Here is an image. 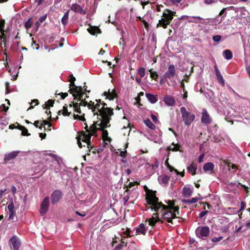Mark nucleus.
I'll list each match as a JSON object with an SVG mask.
<instances>
[{
	"label": "nucleus",
	"instance_id": "obj_1",
	"mask_svg": "<svg viewBox=\"0 0 250 250\" xmlns=\"http://www.w3.org/2000/svg\"><path fill=\"white\" fill-rule=\"evenodd\" d=\"M75 78L72 77L70 79L69 84L70 93L72 94L74 99L80 101L79 104L76 103L73 105V108L75 111L81 113L80 105L86 106L91 109L94 115H97L98 120L95 122L85 132H82L77 137V143L80 147L87 146L88 152L93 148V146L90 142L92 136H96V132L98 130L102 131V137L104 141L110 142L111 139L108 136V132L104 130L105 128L110 126L109 122L111 116L113 114L112 109L107 106L106 104L101 102V100H95V102L85 100L88 98L85 93L83 92L82 87L77 86L74 84Z\"/></svg>",
	"mask_w": 250,
	"mask_h": 250
},
{
	"label": "nucleus",
	"instance_id": "obj_2",
	"mask_svg": "<svg viewBox=\"0 0 250 250\" xmlns=\"http://www.w3.org/2000/svg\"><path fill=\"white\" fill-rule=\"evenodd\" d=\"M145 189L146 193V199L147 204L150 205L152 210L156 212L151 218L147 219L146 222H148L149 225L151 226H154L159 221L164 222L166 221L174 224L175 217L179 214V208L174 206V202L169 200L167 206L164 205L159 202L155 191L149 190L146 187H145Z\"/></svg>",
	"mask_w": 250,
	"mask_h": 250
},
{
	"label": "nucleus",
	"instance_id": "obj_3",
	"mask_svg": "<svg viewBox=\"0 0 250 250\" xmlns=\"http://www.w3.org/2000/svg\"><path fill=\"white\" fill-rule=\"evenodd\" d=\"M175 14V12L172 11L169 9H166L163 13L162 18L159 21V24L164 28L167 27L172 20L173 16Z\"/></svg>",
	"mask_w": 250,
	"mask_h": 250
},
{
	"label": "nucleus",
	"instance_id": "obj_4",
	"mask_svg": "<svg viewBox=\"0 0 250 250\" xmlns=\"http://www.w3.org/2000/svg\"><path fill=\"white\" fill-rule=\"evenodd\" d=\"M180 110L185 125L187 126L190 125L195 119V115L187 111L186 108L184 106L181 107Z\"/></svg>",
	"mask_w": 250,
	"mask_h": 250
},
{
	"label": "nucleus",
	"instance_id": "obj_5",
	"mask_svg": "<svg viewBox=\"0 0 250 250\" xmlns=\"http://www.w3.org/2000/svg\"><path fill=\"white\" fill-rule=\"evenodd\" d=\"M176 74V68L174 65L170 64L168 66L167 70L164 74L163 79H171Z\"/></svg>",
	"mask_w": 250,
	"mask_h": 250
},
{
	"label": "nucleus",
	"instance_id": "obj_6",
	"mask_svg": "<svg viewBox=\"0 0 250 250\" xmlns=\"http://www.w3.org/2000/svg\"><path fill=\"white\" fill-rule=\"evenodd\" d=\"M196 235L200 238L207 237L209 233V229L208 227H198L196 229Z\"/></svg>",
	"mask_w": 250,
	"mask_h": 250
},
{
	"label": "nucleus",
	"instance_id": "obj_7",
	"mask_svg": "<svg viewBox=\"0 0 250 250\" xmlns=\"http://www.w3.org/2000/svg\"><path fill=\"white\" fill-rule=\"evenodd\" d=\"M49 206V198L46 197L42 201L41 205L40 213L43 215L45 214L48 210Z\"/></svg>",
	"mask_w": 250,
	"mask_h": 250
},
{
	"label": "nucleus",
	"instance_id": "obj_8",
	"mask_svg": "<svg viewBox=\"0 0 250 250\" xmlns=\"http://www.w3.org/2000/svg\"><path fill=\"white\" fill-rule=\"evenodd\" d=\"M62 198V193L59 190H56L51 195L52 204H56L60 201Z\"/></svg>",
	"mask_w": 250,
	"mask_h": 250
},
{
	"label": "nucleus",
	"instance_id": "obj_9",
	"mask_svg": "<svg viewBox=\"0 0 250 250\" xmlns=\"http://www.w3.org/2000/svg\"><path fill=\"white\" fill-rule=\"evenodd\" d=\"M184 18H186V20H187L189 22H194L196 23H199L200 21L202 19V18L199 16L189 17L187 15H183L181 17L180 20H183Z\"/></svg>",
	"mask_w": 250,
	"mask_h": 250
},
{
	"label": "nucleus",
	"instance_id": "obj_10",
	"mask_svg": "<svg viewBox=\"0 0 250 250\" xmlns=\"http://www.w3.org/2000/svg\"><path fill=\"white\" fill-rule=\"evenodd\" d=\"M201 122L202 123L206 124L211 123V119L206 109L202 110Z\"/></svg>",
	"mask_w": 250,
	"mask_h": 250
},
{
	"label": "nucleus",
	"instance_id": "obj_11",
	"mask_svg": "<svg viewBox=\"0 0 250 250\" xmlns=\"http://www.w3.org/2000/svg\"><path fill=\"white\" fill-rule=\"evenodd\" d=\"M10 241L14 250H18L21 246V242L18 238L16 236H14L10 239Z\"/></svg>",
	"mask_w": 250,
	"mask_h": 250
},
{
	"label": "nucleus",
	"instance_id": "obj_12",
	"mask_svg": "<svg viewBox=\"0 0 250 250\" xmlns=\"http://www.w3.org/2000/svg\"><path fill=\"white\" fill-rule=\"evenodd\" d=\"M71 10L75 12L79 13L81 14H85V12L83 9L78 4H73L71 7Z\"/></svg>",
	"mask_w": 250,
	"mask_h": 250
},
{
	"label": "nucleus",
	"instance_id": "obj_13",
	"mask_svg": "<svg viewBox=\"0 0 250 250\" xmlns=\"http://www.w3.org/2000/svg\"><path fill=\"white\" fill-rule=\"evenodd\" d=\"M104 95L109 100H113L117 96L114 89H109L108 92H104Z\"/></svg>",
	"mask_w": 250,
	"mask_h": 250
},
{
	"label": "nucleus",
	"instance_id": "obj_14",
	"mask_svg": "<svg viewBox=\"0 0 250 250\" xmlns=\"http://www.w3.org/2000/svg\"><path fill=\"white\" fill-rule=\"evenodd\" d=\"M143 161L145 163V167H146V169L149 171L150 173H153V169L154 167L157 168L158 167V164H156L154 165L151 166L148 163H147L146 161H145V160H140L139 162V164H140Z\"/></svg>",
	"mask_w": 250,
	"mask_h": 250
},
{
	"label": "nucleus",
	"instance_id": "obj_15",
	"mask_svg": "<svg viewBox=\"0 0 250 250\" xmlns=\"http://www.w3.org/2000/svg\"><path fill=\"white\" fill-rule=\"evenodd\" d=\"M164 102L168 106H173L175 104V99L171 96H166L164 97Z\"/></svg>",
	"mask_w": 250,
	"mask_h": 250
},
{
	"label": "nucleus",
	"instance_id": "obj_16",
	"mask_svg": "<svg viewBox=\"0 0 250 250\" xmlns=\"http://www.w3.org/2000/svg\"><path fill=\"white\" fill-rule=\"evenodd\" d=\"M19 151H14L9 153L6 154L4 156V161H8L15 158L19 153Z\"/></svg>",
	"mask_w": 250,
	"mask_h": 250
},
{
	"label": "nucleus",
	"instance_id": "obj_17",
	"mask_svg": "<svg viewBox=\"0 0 250 250\" xmlns=\"http://www.w3.org/2000/svg\"><path fill=\"white\" fill-rule=\"evenodd\" d=\"M192 188V187H184L182 191L183 195L187 197H190L192 195L193 192Z\"/></svg>",
	"mask_w": 250,
	"mask_h": 250
},
{
	"label": "nucleus",
	"instance_id": "obj_18",
	"mask_svg": "<svg viewBox=\"0 0 250 250\" xmlns=\"http://www.w3.org/2000/svg\"><path fill=\"white\" fill-rule=\"evenodd\" d=\"M147 100L152 104H154L158 101L157 96L149 93L146 94Z\"/></svg>",
	"mask_w": 250,
	"mask_h": 250
},
{
	"label": "nucleus",
	"instance_id": "obj_19",
	"mask_svg": "<svg viewBox=\"0 0 250 250\" xmlns=\"http://www.w3.org/2000/svg\"><path fill=\"white\" fill-rule=\"evenodd\" d=\"M71 111H69L68 109V107L67 105H65L63 106V108L62 109L60 110L58 112L59 115H60L61 114H62L64 116H69Z\"/></svg>",
	"mask_w": 250,
	"mask_h": 250
},
{
	"label": "nucleus",
	"instance_id": "obj_20",
	"mask_svg": "<svg viewBox=\"0 0 250 250\" xmlns=\"http://www.w3.org/2000/svg\"><path fill=\"white\" fill-rule=\"evenodd\" d=\"M214 167V164L211 162L206 163L203 166V169L205 171H211Z\"/></svg>",
	"mask_w": 250,
	"mask_h": 250
},
{
	"label": "nucleus",
	"instance_id": "obj_21",
	"mask_svg": "<svg viewBox=\"0 0 250 250\" xmlns=\"http://www.w3.org/2000/svg\"><path fill=\"white\" fill-rule=\"evenodd\" d=\"M146 229L145 225L141 224L139 225V227L136 229V233L139 234H145Z\"/></svg>",
	"mask_w": 250,
	"mask_h": 250
},
{
	"label": "nucleus",
	"instance_id": "obj_22",
	"mask_svg": "<svg viewBox=\"0 0 250 250\" xmlns=\"http://www.w3.org/2000/svg\"><path fill=\"white\" fill-rule=\"evenodd\" d=\"M100 31L99 28L96 26H90L87 28V31L91 35H95L96 33H98Z\"/></svg>",
	"mask_w": 250,
	"mask_h": 250
},
{
	"label": "nucleus",
	"instance_id": "obj_23",
	"mask_svg": "<svg viewBox=\"0 0 250 250\" xmlns=\"http://www.w3.org/2000/svg\"><path fill=\"white\" fill-rule=\"evenodd\" d=\"M197 169L196 166L194 164H191L188 167V170L192 175H195L196 173V170Z\"/></svg>",
	"mask_w": 250,
	"mask_h": 250
},
{
	"label": "nucleus",
	"instance_id": "obj_24",
	"mask_svg": "<svg viewBox=\"0 0 250 250\" xmlns=\"http://www.w3.org/2000/svg\"><path fill=\"white\" fill-rule=\"evenodd\" d=\"M223 56L227 60H230L232 57V54L229 50H226L223 52Z\"/></svg>",
	"mask_w": 250,
	"mask_h": 250
},
{
	"label": "nucleus",
	"instance_id": "obj_25",
	"mask_svg": "<svg viewBox=\"0 0 250 250\" xmlns=\"http://www.w3.org/2000/svg\"><path fill=\"white\" fill-rule=\"evenodd\" d=\"M159 180L161 183L165 185L168 183L169 181V178L168 176L164 175L161 176L159 177Z\"/></svg>",
	"mask_w": 250,
	"mask_h": 250
},
{
	"label": "nucleus",
	"instance_id": "obj_26",
	"mask_svg": "<svg viewBox=\"0 0 250 250\" xmlns=\"http://www.w3.org/2000/svg\"><path fill=\"white\" fill-rule=\"evenodd\" d=\"M68 17H69V11H67L63 15V17L62 18L61 20L62 23L64 25H65L67 22H68Z\"/></svg>",
	"mask_w": 250,
	"mask_h": 250
},
{
	"label": "nucleus",
	"instance_id": "obj_27",
	"mask_svg": "<svg viewBox=\"0 0 250 250\" xmlns=\"http://www.w3.org/2000/svg\"><path fill=\"white\" fill-rule=\"evenodd\" d=\"M144 123L145 125L149 128L151 129H154L155 128V125L151 122V121L150 120H146L145 121H144Z\"/></svg>",
	"mask_w": 250,
	"mask_h": 250
},
{
	"label": "nucleus",
	"instance_id": "obj_28",
	"mask_svg": "<svg viewBox=\"0 0 250 250\" xmlns=\"http://www.w3.org/2000/svg\"><path fill=\"white\" fill-rule=\"evenodd\" d=\"M138 192L134 190H132L130 193V198L132 199V201L135 200L138 196Z\"/></svg>",
	"mask_w": 250,
	"mask_h": 250
},
{
	"label": "nucleus",
	"instance_id": "obj_29",
	"mask_svg": "<svg viewBox=\"0 0 250 250\" xmlns=\"http://www.w3.org/2000/svg\"><path fill=\"white\" fill-rule=\"evenodd\" d=\"M216 73L217 77L219 82L220 83H221L222 84H224V80L223 79V78L222 76L221 75L220 71L217 69H216Z\"/></svg>",
	"mask_w": 250,
	"mask_h": 250
},
{
	"label": "nucleus",
	"instance_id": "obj_30",
	"mask_svg": "<svg viewBox=\"0 0 250 250\" xmlns=\"http://www.w3.org/2000/svg\"><path fill=\"white\" fill-rule=\"evenodd\" d=\"M138 73L141 78H143L145 75V69L143 67H141L138 69Z\"/></svg>",
	"mask_w": 250,
	"mask_h": 250
},
{
	"label": "nucleus",
	"instance_id": "obj_31",
	"mask_svg": "<svg viewBox=\"0 0 250 250\" xmlns=\"http://www.w3.org/2000/svg\"><path fill=\"white\" fill-rule=\"evenodd\" d=\"M179 149V146L177 145L172 144V146H169L167 149L171 150L172 151H177Z\"/></svg>",
	"mask_w": 250,
	"mask_h": 250
},
{
	"label": "nucleus",
	"instance_id": "obj_32",
	"mask_svg": "<svg viewBox=\"0 0 250 250\" xmlns=\"http://www.w3.org/2000/svg\"><path fill=\"white\" fill-rule=\"evenodd\" d=\"M8 209L9 211V212H15L14 211V205L12 201L11 203H10L8 206Z\"/></svg>",
	"mask_w": 250,
	"mask_h": 250
},
{
	"label": "nucleus",
	"instance_id": "obj_33",
	"mask_svg": "<svg viewBox=\"0 0 250 250\" xmlns=\"http://www.w3.org/2000/svg\"><path fill=\"white\" fill-rule=\"evenodd\" d=\"M32 24V22L31 21V19H28V20L25 23V27L27 29L31 28Z\"/></svg>",
	"mask_w": 250,
	"mask_h": 250
},
{
	"label": "nucleus",
	"instance_id": "obj_34",
	"mask_svg": "<svg viewBox=\"0 0 250 250\" xmlns=\"http://www.w3.org/2000/svg\"><path fill=\"white\" fill-rule=\"evenodd\" d=\"M223 238V236H219L218 237H213L211 239V241L213 243H217L220 241Z\"/></svg>",
	"mask_w": 250,
	"mask_h": 250
},
{
	"label": "nucleus",
	"instance_id": "obj_35",
	"mask_svg": "<svg viewBox=\"0 0 250 250\" xmlns=\"http://www.w3.org/2000/svg\"><path fill=\"white\" fill-rule=\"evenodd\" d=\"M150 77L152 79H153L154 80H156V79L158 77V74H157V73L155 71H152L151 70H150Z\"/></svg>",
	"mask_w": 250,
	"mask_h": 250
},
{
	"label": "nucleus",
	"instance_id": "obj_36",
	"mask_svg": "<svg viewBox=\"0 0 250 250\" xmlns=\"http://www.w3.org/2000/svg\"><path fill=\"white\" fill-rule=\"evenodd\" d=\"M34 125L36 127H39L40 128L42 127V124L41 121H35Z\"/></svg>",
	"mask_w": 250,
	"mask_h": 250
},
{
	"label": "nucleus",
	"instance_id": "obj_37",
	"mask_svg": "<svg viewBox=\"0 0 250 250\" xmlns=\"http://www.w3.org/2000/svg\"><path fill=\"white\" fill-rule=\"evenodd\" d=\"M221 37L220 35H215L212 37V40L215 42H218L221 40Z\"/></svg>",
	"mask_w": 250,
	"mask_h": 250
},
{
	"label": "nucleus",
	"instance_id": "obj_38",
	"mask_svg": "<svg viewBox=\"0 0 250 250\" xmlns=\"http://www.w3.org/2000/svg\"><path fill=\"white\" fill-rule=\"evenodd\" d=\"M3 27H4V23L2 22H0V31L1 33V35L0 36V37L1 38V39H2L3 38V36H4L3 31L2 30Z\"/></svg>",
	"mask_w": 250,
	"mask_h": 250
},
{
	"label": "nucleus",
	"instance_id": "obj_39",
	"mask_svg": "<svg viewBox=\"0 0 250 250\" xmlns=\"http://www.w3.org/2000/svg\"><path fill=\"white\" fill-rule=\"evenodd\" d=\"M125 243V242L122 240L121 244H120L118 246L115 248L114 250H121L123 247V244Z\"/></svg>",
	"mask_w": 250,
	"mask_h": 250
},
{
	"label": "nucleus",
	"instance_id": "obj_40",
	"mask_svg": "<svg viewBox=\"0 0 250 250\" xmlns=\"http://www.w3.org/2000/svg\"><path fill=\"white\" fill-rule=\"evenodd\" d=\"M21 133L23 135H29V134L28 133V130L25 128L24 127H23V128L21 130Z\"/></svg>",
	"mask_w": 250,
	"mask_h": 250
},
{
	"label": "nucleus",
	"instance_id": "obj_41",
	"mask_svg": "<svg viewBox=\"0 0 250 250\" xmlns=\"http://www.w3.org/2000/svg\"><path fill=\"white\" fill-rule=\"evenodd\" d=\"M199 199L200 198L198 197L192 198L191 199H190V201L191 204L195 203H197Z\"/></svg>",
	"mask_w": 250,
	"mask_h": 250
},
{
	"label": "nucleus",
	"instance_id": "obj_42",
	"mask_svg": "<svg viewBox=\"0 0 250 250\" xmlns=\"http://www.w3.org/2000/svg\"><path fill=\"white\" fill-rule=\"evenodd\" d=\"M53 104H54V102L53 101L51 100H48L47 102V103L46 104V105L47 106H53Z\"/></svg>",
	"mask_w": 250,
	"mask_h": 250
},
{
	"label": "nucleus",
	"instance_id": "obj_43",
	"mask_svg": "<svg viewBox=\"0 0 250 250\" xmlns=\"http://www.w3.org/2000/svg\"><path fill=\"white\" fill-rule=\"evenodd\" d=\"M46 19V15H44L42 17H41L39 19V23H42L43 21H45V20Z\"/></svg>",
	"mask_w": 250,
	"mask_h": 250
},
{
	"label": "nucleus",
	"instance_id": "obj_44",
	"mask_svg": "<svg viewBox=\"0 0 250 250\" xmlns=\"http://www.w3.org/2000/svg\"><path fill=\"white\" fill-rule=\"evenodd\" d=\"M42 126L43 125L45 127V125H47L48 127H50L51 125L47 121L43 120L42 121Z\"/></svg>",
	"mask_w": 250,
	"mask_h": 250
},
{
	"label": "nucleus",
	"instance_id": "obj_45",
	"mask_svg": "<svg viewBox=\"0 0 250 250\" xmlns=\"http://www.w3.org/2000/svg\"><path fill=\"white\" fill-rule=\"evenodd\" d=\"M123 233H124V234H126V237H129L131 236L129 234L130 230L127 228L126 229L125 231H123Z\"/></svg>",
	"mask_w": 250,
	"mask_h": 250
},
{
	"label": "nucleus",
	"instance_id": "obj_46",
	"mask_svg": "<svg viewBox=\"0 0 250 250\" xmlns=\"http://www.w3.org/2000/svg\"><path fill=\"white\" fill-rule=\"evenodd\" d=\"M126 154V150H125L124 151H121L120 153V156L123 158H125V157Z\"/></svg>",
	"mask_w": 250,
	"mask_h": 250
},
{
	"label": "nucleus",
	"instance_id": "obj_47",
	"mask_svg": "<svg viewBox=\"0 0 250 250\" xmlns=\"http://www.w3.org/2000/svg\"><path fill=\"white\" fill-rule=\"evenodd\" d=\"M228 167H229L230 169L231 168L232 170H233V171H234L236 168V166L234 164H229L228 165Z\"/></svg>",
	"mask_w": 250,
	"mask_h": 250
},
{
	"label": "nucleus",
	"instance_id": "obj_48",
	"mask_svg": "<svg viewBox=\"0 0 250 250\" xmlns=\"http://www.w3.org/2000/svg\"><path fill=\"white\" fill-rule=\"evenodd\" d=\"M15 215V212H9V220H12Z\"/></svg>",
	"mask_w": 250,
	"mask_h": 250
},
{
	"label": "nucleus",
	"instance_id": "obj_49",
	"mask_svg": "<svg viewBox=\"0 0 250 250\" xmlns=\"http://www.w3.org/2000/svg\"><path fill=\"white\" fill-rule=\"evenodd\" d=\"M130 198L129 195H127L125 196V197L123 198L124 203H126Z\"/></svg>",
	"mask_w": 250,
	"mask_h": 250
},
{
	"label": "nucleus",
	"instance_id": "obj_50",
	"mask_svg": "<svg viewBox=\"0 0 250 250\" xmlns=\"http://www.w3.org/2000/svg\"><path fill=\"white\" fill-rule=\"evenodd\" d=\"M60 95H61L62 99H64L67 96L68 94L67 93H60Z\"/></svg>",
	"mask_w": 250,
	"mask_h": 250
},
{
	"label": "nucleus",
	"instance_id": "obj_51",
	"mask_svg": "<svg viewBox=\"0 0 250 250\" xmlns=\"http://www.w3.org/2000/svg\"><path fill=\"white\" fill-rule=\"evenodd\" d=\"M208 211H204L202 212L201 213H200L199 214L200 218H202L203 216H204L205 215H206L208 213Z\"/></svg>",
	"mask_w": 250,
	"mask_h": 250
},
{
	"label": "nucleus",
	"instance_id": "obj_52",
	"mask_svg": "<svg viewBox=\"0 0 250 250\" xmlns=\"http://www.w3.org/2000/svg\"><path fill=\"white\" fill-rule=\"evenodd\" d=\"M76 214H77V215L81 216V217H84L85 215H86V213L83 212V213H80L79 212V211H76Z\"/></svg>",
	"mask_w": 250,
	"mask_h": 250
},
{
	"label": "nucleus",
	"instance_id": "obj_53",
	"mask_svg": "<svg viewBox=\"0 0 250 250\" xmlns=\"http://www.w3.org/2000/svg\"><path fill=\"white\" fill-rule=\"evenodd\" d=\"M151 119L153 120V121L155 123H157L158 122V119L154 115H151Z\"/></svg>",
	"mask_w": 250,
	"mask_h": 250
},
{
	"label": "nucleus",
	"instance_id": "obj_54",
	"mask_svg": "<svg viewBox=\"0 0 250 250\" xmlns=\"http://www.w3.org/2000/svg\"><path fill=\"white\" fill-rule=\"evenodd\" d=\"M5 86H6V93L7 94H8L10 92V91L8 90V87L9 86V83L8 82H6L5 83Z\"/></svg>",
	"mask_w": 250,
	"mask_h": 250
},
{
	"label": "nucleus",
	"instance_id": "obj_55",
	"mask_svg": "<svg viewBox=\"0 0 250 250\" xmlns=\"http://www.w3.org/2000/svg\"><path fill=\"white\" fill-rule=\"evenodd\" d=\"M136 184L137 185H138L139 183L138 182H134V183H132V182H130L129 183V185H128V188H131V187H132L134 184Z\"/></svg>",
	"mask_w": 250,
	"mask_h": 250
},
{
	"label": "nucleus",
	"instance_id": "obj_56",
	"mask_svg": "<svg viewBox=\"0 0 250 250\" xmlns=\"http://www.w3.org/2000/svg\"><path fill=\"white\" fill-rule=\"evenodd\" d=\"M167 167H168L169 169L170 170V171H171L172 170H174L175 171V172L179 174V172L176 170V169H175L174 168H172L171 167V166H169V165H167Z\"/></svg>",
	"mask_w": 250,
	"mask_h": 250
},
{
	"label": "nucleus",
	"instance_id": "obj_57",
	"mask_svg": "<svg viewBox=\"0 0 250 250\" xmlns=\"http://www.w3.org/2000/svg\"><path fill=\"white\" fill-rule=\"evenodd\" d=\"M6 191V190H1L0 191V200L2 198L4 195V192Z\"/></svg>",
	"mask_w": 250,
	"mask_h": 250
},
{
	"label": "nucleus",
	"instance_id": "obj_58",
	"mask_svg": "<svg viewBox=\"0 0 250 250\" xmlns=\"http://www.w3.org/2000/svg\"><path fill=\"white\" fill-rule=\"evenodd\" d=\"M183 202L185 203L186 204H191L190 199H184L183 200Z\"/></svg>",
	"mask_w": 250,
	"mask_h": 250
},
{
	"label": "nucleus",
	"instance_id": "obj_59",
	"mask_svg": "<svg viewBox=\"0 0 250 250\" xmlns=\"http://www.w3.org/2000/svg\"><path fill=\"white\" fill-rule=\"evenodd\" d=\"M241 208L240 210L244 209L245 207V204L243 202H241Z\"/></svg>",
	"mask_w": 250,
	"mask_h": 250
},
{
	"label": "nucleus",
	"instance_id": "obj_60",
	"mask_svg": "<svg viewBox=\"0 0 250 250\" xmlns=\"http://www.w3.org/2000/svg\"><path fill=\"white\" fill-rule=\"evenodd\" d=\"M182 0H170V1L173 3H178L181 1Z\"/></svg>",
	"mask_w": 250,
	"mask_h": 250
},
{
	"label": "nucleus",
	"instance_id": "obj_61",
	"mask_svg": "<svg viewBox=\"0 0 250 250\" xmlns=\"http://www.w3.org/2000/svg\"><path fill=\"white\" fill-rule=\"evenodd\" d=\"M40 137L42 138V139H44L46 137V134L44 133H40Z\"/></svg>",
	"mask_w": 250,
	"mask_h": 250
},
{
	"label": "nucleus",
	"instance_id": "obj_62",
	"mask_svg": "<svg viewBox=\"0 0 250 250\" xmlns=\"http://www.w3.org/2000/svg\"><path fill=\"white\" fill-rule=\"evenodd\" d=\"M204 157V154H202L199 156V162H201L202 161Z\"/></svg>",
	"mask_w": 250,
	"mask_h": 250
},
{
	"label": "nucleus",
	"instance_id": "obj_63",
	"mask_svg": "<svg viewBox=\"0 0 250 250\" xmlns=\"http://www.w3.org/2000/svg\"><path fill=\"white\" fill-rule=\"evenodd\" d=\"M213 2V0H205V2L207 4H210Z\"/></svg>",
	"mask_w": 250,
	"mask_h": 250
},
{
	"label": "nucleus",
	"instance_id": "obj_64",
	"mask_svg": "<svg viewBox=\"0 0 250 250\" xmlns=\"http://www.w3.org/2000/svg\"><path fill=\"white\" fill-rule=\"evenodd\" d=\"M16 190H17L16 188L15 187H14V186H13L12 187V192H13L14 194H15L16 193Z\"/></svg>",
	"mask_w": 250,
	"mask_h": 250
}]
</instances>
